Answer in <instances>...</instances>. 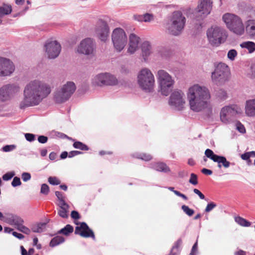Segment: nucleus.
<instances>
[{
  "label": "nucleus",
  "instance_id": "f257e3e1",
  "mask_svg": "<svg viewBox=\"0 0 255 255\" xmlns=\"http://www.w3.org/2000/svg\"><path fill=\"white\" fill-rule=\"evenodd\" d=\"M51 92L50 85L44 81L39 79L30 81L24 88L23 99L20 103V107L38 105Z\"/></svg>",
  "mask_w": 255,
  "mask_h": 255
},
{
  "label": "nucleus",
  "instance_id": "f03ea898",
  "mask_svg": "<svg viewBox=\"0 0 255 255\" xmlns=\"http://www.w3.org/2000/svg\"><path fill=\"white\" fill-rule=\"evenodd\" d=\"M187 97L190 108L193 111H211V95L207 87L198 84L192 85L188 90Z\"/></svg>",
  "mask_w": 255,
  "mask_h": 255
},
{
  "label": "nucleus",
  "instance_id": "7ed1b4c3",
  "mask_svg": "<svg viewBox=\"0 0 255 255\" xmlns=\"http://www.w3.org/2000/svg\"><path fill=\"white\" fill-rule=\"evenodd\" d=\"M186 21L185 17L180 11H174L168 17L166 23L168 33L173 36L180 35L184 29Z\"/></svg>",
  "mask_w": 255,
  "mask_h": 255
},
{
  "label": "nucleus",
  "instance_id": "20e7f679",
  "mask_svg": "<svg viewBox=\"0 0 255 255\" xmlns=\"http://www.w3.org/2000/svg\"><path fill=\"white\" fill-rule=\"evenodd\" d=\"M209 43L213 46L218 47L226 40L228 35L226 30L222 27L213 25L206 31Z\"/></svg>",
  "mask_w": 255,
  "mask_h": 255
},
{
  "label": "nucleus",
  "instance_id": "39448f33",
  "mask_svg": "<svg viewBox=\"0 0 255 255\" xmlns=\"http://www.w3.org/2000/svg\"><path fill=\"white\" fill-rule=\"evenodd\" d=\"M137 82L140 89L146 92H151L155 87V78L150 70L144 68L140 70L137 76Z\"/></svg>",
  "mask_w": 255,
  "mask_h": 255
},
{
  "label": "nucleus",
  "instance_id": "423d86ee",
  "mask_svg": "<svg viewBox=\"0 0 255 255\" xmlns=\"http://www.w3.org/2000/svg\"><path fill=\"white\" fill-rule=\"evenodd\" d=\"M222 20L231 31L238 35L244 34L245 26L242 19L238 15L232 13H226L223 15Z\"/></svg>",
  "mask_w": 255,
  "mask_h": 255
},
{
  "label": "nucleus",
  "instance_id": "0eeeda50",
  "mask_svg": "<svg viewBox=\"0 0 255 255\" xmlns=\"http://www.w3.org/2000/svg\"><path fill=\"white\" fill-rule=\"evenodd\" d=\"M156 77L162 95L167 96L171 92L175 81L167 71L160 69L157 72Z\"/></svg>",
  "mask_w": 255,
  "mask_h": 255
},
{
  "label": "nucleus",
  "instance_id": "6e6552de",
  "mask_svg": "<svg viewBox=\"0 0 255 255\" xmlns=\"http://www.w3.org/2000/svg\"><path fill=\"white\" fill-rule=\"evenodd\" d=\"M76 89V87L74 82H67L55 91L54 95V101L57 103L65 102L71 97Z\"/></svg>",
  "mask_w": 255,
  "mask_h": 255
},
{
  "label": "nucleus",
  "instance_id": "1a4fd4ad",
  "mask_svg": "<svg viewBox=\"0 0 255 255\" xmlns=\"http://www.w3.org/2000/svg\"><path fill=\"white\" fill-rule=\"evenodd\" d=\"M230 76V69L228 66L223 63H219L212 72L211 80L217 85H221L228 81Z\"/></svg>",
  "mask_w": 255,
  "mask_h": 255
},
{
  "label": "nucleus",
  "instance_id": "9d476101",
  "mask_svg": "<svg viewBox=\"0 0 255 255\" xmlns=\"http://www.w3.org/2000/svg\"><path fill=\"white\" fill-rule=\"evenodd\" d=\"M111 38L114 48L117 52H121L127 45L128 37L125 31L122 28L114 29L111 34Z\"/></svg>",
  "mask_w": 255,
  "mask_h": 255
},
{
  "label": "nucleus",
  "instance_id": "9b49d317",
  "mask_svg": "<svg viewBox=\"0 0 255 255\" xmlns=\"http://www.w3.org/2000/svg\"><path fill=\"white\" fill-rule=\"evenodd\" d=\"M241 113V108L237 105L225 106L220 111V119L223 123L228 124L232 122L237 115Z\"/></svg>",
  "mask_w": 255,
  "mask_h": 255
},
{
  "label": "nucleus",
  "instance_id": "f8f14e48",
  "mask_svg": "<svg viewBox=\"0 0 255 255\" xmlns=\"http://www.w3.org/2000/svg\"><path fill=\"white\" fill-rule=\"evenodd\" d=\"M96 52L95 41L91 38H86L81 41L76 48V52L80 54L93 57Z\"/></svg>",
  "mask_w": 255,
  "mask_h": 255
},
{
  "label": "nucleus",
  "instance_id": "ddd939ff",
  "mask_svg": "<svg viewBox=\"0 0 255 255\" xmlns=\"http://www.w3.org/2000/svg\"><path fill=\"white\" fill-rule=\"evenodd\" d=\"M20 91V87L15 84H8L0 88V102L10 101Z\"/></svg>",
  "mask_w": 255,
  "mask_h": 255
},
{
  "label": "nucleus",
  "instance_id": "4468645a",
  "mask_svg": "<svg viewBox=\"0 0 255 255\" xmlns=\"http://www.w3.org/2000/svg\"><path fill=\"white\" fill-rule=\"evenodd\" d=\"M213 1L212 0H200L194 13V18L197 20L203 19L209 15L212 9Z\"/></svg>",
  "mask_w": 255,
  "mask_h": 255
},
{
  "label": "nucleus",
  "instance_id": "2eb2a0df",
  "mask_svg": "<svg viewBox=\"0 0 255 255\" xmlns=\"http://www.w3.org/2000/svg\"><path fill=\"white\" fill-rule=\"evenodd\" d=\"M92 83L95 86H114L118 84V80L113 75L109 73L97 75L92 80Z\"/></svg>",
  "mask_w": 255,
  "mask_h": 255
},
{
  "label": "nucleus",
  "instance_id": "dca6fc26",
  "mask_svg": "<svg viewBox=\"0 0 255 255\" xmlns=\"http://www.w3.org/2000/svg\"><path fill=\"white\" fill-rule=\"evenodd\" d=\"M185 102V95L181 91H174L171 94L168 101L170 107L178 111L184 108Z\"/></svg>",
  "mask_w": 255,
  "mask_h": 255
},
{
  "label": "nucleus",
  "instance_id": "f3484780",
  "mask_svg": "<svg viewBox=\"0 0 255 255\" xmlns=\"http://www.w3.org/2000/svg\"><path fill=\"white\" fill-rule=\"evenodd\" d=\"M45 53L50 59L58 57L61 51V45L56 40H48L44 45Z\"/></svg>",
  "mask_w": 255,
  "mask_h": 255
},
{
  "label": "nucleus",
  "instance_id": "a211bd4d",
  "mask_svg": "<svg viewBox=\"0 0 255 255\" xmlns=\"http://www.w3.org/2000/svg\"><path fill=\"white\" fill-rule=\"evenodd\" d=\"M110 28L108 23L102 19H99L96 24L95 33L102 41H106L109 36Z\"/></svg>",
  "mask_w": 255,
  "mask_h": 255
},
{
  "label": "nucleus",
  "instance_id": "6ab92c4d",
  "mask_svg": "<svg viewBox=\"0 0 255 255\" xmlns=\"http://www.w3.org/2000/svg\"><path fill=\"white\" fill-rule=\"evenodd\" d=\"M15 66L12 61L4 57H0V76H8L14 71Z\"/></svg>",
  "mask_w": 255,
  "mask_h": 255
},
{
  "label": "nucleus",
  "instance_id": "aec40b11",
  "mask_svg": "<svg viewBox=\"0 0 255 255\" xmlns=\"http://www.w3.org/2000/svg\"><path fill=\"white\" fill-rule=\"evenodd\" d=\"M75 234L80 235L81 237L85 238L91 237L95 239L93 232L89 228L86 223L83 222L80 226L75 228Z\"/></svg>",
  "mask_w": 255,
  "mask_h": 255
},
{
  "label": "nucleus",
  "instance_id": "412c9836",
  "mask_svg": "<svg viewBox=\"0 0 255 255\" xmlns=\"http://www.w3.org/2000/svg\"><path fill=\"white\" fill-rule=\"evenodd\" d=\"M4 222L7 224L15 226L17 229L24 221L20 217L12 214H6V217L5 218Z\"/></svg>",
  "mask_w": 255,
  "mask_h": 255
},
{
  "label": "nucleus",
  "instance_id": "4be33fe9",
  "mask_svg": "<svg viewBox=\"0 0 255 255\" xmlns=\"http://www.w3.org/2000/svg\"><path fill=\"white\" fill-rule=\"evenodd\" d=\"M140 38L134 33H131L129 36V47L128 50V53H134L138 48Z\"/></svg>",
  "mask_w": 255,
  "mask_h": 255
},
{
  "label": "nucleus",
  "instance_id": "5701e85b",
  "mask_svg": "<svg viewBox=\"0 0 255 255\" xmlns=\"http://www.w3.org/2000/svg\"><path fill=\"white\" fill-rule=\"evenodd\" d=\"M245 113L248 117H255V98L246 102Z\"/></svg>",
  "mask_w": 255,
  "mask_h": 255
},
{
  "label": "nucleus",
  "instance_id": "b1692460",
  "mask_svg": "<svg viewBox=\"0 0 255 255\" xmlns=\"http://www.w3.org/2000/svg\"><path fill=\"white\" fill-rule=\"evenodd\" d=\"M141 50L143 56L147 57L153 53L154 49L150 42L147 41L143 42L141 45Z\"/></svg>",
  "mask_w": 255,
  "mask_h": 255
},
{
  "label": "nucleus",
  "instance_id": "393cba45",
  "mask_svg": "<svg viewBox=\"0 0 255 255\" xmlns=\"http://www.w3.org/2000/svg\"><path fill=\"white\" fill-rule=\"evenodd\" d=\"M246 31L250 36L255 37V20L250 19L246 22Z\"/></svg>",
  "mask_w": 255,
  "mask_h": 255
},
{
  "label": "nucleus",
  "instance_id": "a878e982",
  "mask_svg": "<svg viewBox=\"0 0 255 255\" xmlns=\"http://www.w3.org/2000/svg\"><path fill=\"white\" fill-rule=\"evenodd\" d=\"M150 167L157 171L163 172H168L170 171L169 168L166 164L163 162H156L150 164Z\"/></svg>",
  "mask_w": 255,
  "mask_h": 255
},
{
  "label": "nucleus",
  "instance_id": "bb28decb",
  "mask_svg": "<svg viewBox=\"0 0 255 255\" xmlns=\"http://www.w3.org/2000/svg\"><path fill=\"white\" fill-rule=\"evenodd\" d=\"M12 11L11 6L10 5L3 4L0 6V24L2 22L1 18L5 15L9 14Z\"/></svg>",
  "mask_w": 255,
  "mask_h": 255
},
{
  "label": "nucleus",
  "instance_id": "cd10ccee",
  "mask_svg": "<svg viewBox=\"0 0 255 255\" xmlns=\"http://www.w3.org/2000/svg\"><path fill=\"white\" fill-rule=\"evenodd\" d=\"M215 162L218 163V166L220 168L222 167V166L227 168L229 167L231 164L230 162L227 160L225 157L220 155H218Z\"/></svg>",
  "mask_w": 255,
  "mask_h": 255
},
{
  "label": "nucleus",
  "instance_id": "c85d7f7f",
  "mask_svg": "<svg viewBox=\"0 0 255 255\" xmlns=\"http://www.w3.org/2000/svg\"><path fill=\"white\" fill-rule=\"evenodd\" d=\"M45 226L46 223H38L33 224L31 226V231L33 233H41L45 228Z\"/></svg>",
  "mask_w": 255,
  "mask_h": 255
},
{
  "label": "nucleus",
  "instance_id": "c756f323",
  "mask_svg": "<svg viewBox=\"0 0 255 255\" xmlns=\"http://www.w3.org/2000/svg\"><path fill=\"white\" fill-rule=\"evenodd\" d=\"M242 48H245L249 50V53H252L255 50V43L252 41L245 42L241 44Z\"/></svg>",
  "mask_w": 255,
  "mask_h": 255
},
{
  "label": "nucleus",
  "instance_id": "7c9ffc66",
  "mask_svg": "<svg viewBox=\"0 0 255 255\" xmlns=\"http://www.w3.org/2000/svg\"><path fill=\"white\" fill-rule=\"evenodd\" d=\"M235 221L238 224L243 227H248L251 225V222L240 216L236 217L235 218Z\"/></svg>",
  "mask_w": 255,
  "mask_h": 255
},
{
  "label": "nucleus",
  "instance_id": "2f4dec72",
  "mask_svg": "<svg viewBox=\"0 0 255 255\" xmlns=\"http://www.w3.org/2000/svg\"><path fill=\"white\" fill-rule=\"evenodd\" d=\"M64 241L65 240L63 237L61 236H56L51 240L49 245L51 247H54L60 244H62L64 242Z\"/></svg>",
  "mask_w": 255,
  "mask_h": 255
},
{
  "label": "nucleus",
  "instance_id": "473e14b6",
  "mask_svg": "<svg viewBox=\"0 0 255 255\" xmlns=\"http://www.w3.org/2000/svg\"><path fill=\"white\" fill-rule=\"evenodd\" d=\"M73 232V228L70 225H67L64 228L61 229L58 231V233L64 235H68L70 233Z\"/></svg>",
  "mask_w": 255,
  "mask_h": 255
},
{
  "label": "nucleus",
  "instance_id": "72a5a7b5",
  "mask_svg": "<svg viewBox=\"0 0 255 255\" xmlns=\"http://www.w3.org/2000/svg\"><path fill=\"white\" fill-rule=\"evenodd\" d=\"M205 154L206 156V157L211 159L214 162L216 160L217 157L218 156V155L214 154L213 151L210 149H207L205 150Z\"/></svg>",
  "mask_w": 255,
  "mask_h": 255
},
{
  "label": "nucleus",
  "instance_id": "f704fd0d",
  "mask_svg": "<svg viewBox=\"0 0 255 255\" xmlns=\"http://www.w3.org/2000/svg\"><path fill=\"white\" fill-rule=\"evenodd\" d=\"M73 146L75 148L79 149L82 150H88L89 149L88 147L86 144L80 141L75 142L73 143Z\"/></svg>",
  "mask_w": 255,
  "mask_h": 255
},
{
  "label": "nucleus",
  "instance_id": "c9c22d12",
  "mask_svg": "<svg viewBox=\"0 0 255 255\" xmlns=\"http://www.w3.org/2000/svg\"><path fill=\"white\" fill-rule=\"evenodd\" d=\"M135 157L146 161L152 159V156L150 154H147L145 153L136 154Z\"/></svg>",
  "mask_w": 255,
  "mask_h": 255
},
{
  "label": "nucleus",
  "instance_id": "e433bc0d",
  "mask_svg": "<svg viewBox=\"0 0 255 255\" xmlns=\"http://www.w3.org/2000/svg\"><path fill=\"white\" fill-rule=\"evenodd\" d=\"M181 209L184 212L189 216H192L194 213V211L193 210L189 208L188 206L185 205L182 206Z\"/></svg>",
  "mask_w": 255,
  "mask_h": 255
},
{
  "label": "nucleus",
  "instance_id": "4c0bfd02",
  "mask_svg": "<svg viewBox=\"0 0 255 255\" xmlns=\"http://www.w3.org/2000/svg\"><path fill=\"white\" fill-rule=\"evenodd\" d=\"M237 56V52L235 49L230 50L228 52L227 57L231 61L234 60Z\"/></svg>",
  "mask_w": 255,
  "mask_h": 255
},
{
  "label": "nucleus",
  "instance_id": "58836bf2",
  "mask_svg": "<svg viewBox=\"0 0 255 255\" xmlns=\"http://www.w3.org/2000/svg\"><path fill=\"white\" fill-rule=\"evenodd\" d=\"M48 181L49 183L53 185H57L60 184L59 179L55 176H50L48 178Z\"/></svg>",
  "mask_w": 255,
  "mask_h": 255
},
{
  "label": "nucleus",
  "instance_id": "ea45409f",
  "mask_svg": "<svg viewBox=\"0 0 255 255\" xmlns=\"http://www.w3.org/2000/svg\"><path fill=\"white\" fill-rule=\"evenodd\" d=\"M217 96L220 99L225 100L227 98V94L225 90L223 89H220L217 93Z\"/></svg>",
  "mask_w": 255,
  "mask_h": 255
},
{
  "label": "nucleus",
  "instance_id": "a19ab883",
  "mask_svg": "<svg viewBox=\"0 0 255 255\" xmlns=\"http://www.w3.org/2000/svg\"><path fill=\"white\" fill-rule=\"evenodd\" d=\"M68 210L59 208L58 211V214L62 218H67L68 217Z\"/></svg>",
  "mask_w": 255,
  "mask_h": 255
},
{
  "label": "nucleus",
  "instance_id": "79ce46f5",
  "mask_svg": "<svg viewBox=\"0 0 255 255\" xmlns=\"http://www.w3.org/2000/svg\"><path fill=\"white\" fill-rule=\"evenodd\" d=\"M15 175V173L14 171H10L7 172L4 174L2 178L4 181H8L10 180Z\"/></svg>",
  "mask_w": 255,
  "mask_h": 255
},
{
  "label": "nucleus",
  "instance_id": "37998d69",
  "mask_svg": "<svg viewBox=\"0 0 255 255\" xmlns=\"http://www.w3.org/2000/svg\"><path fill=\"white\" fill-rule=\"evenodd\" d=\"M17 230L26 235H29L31 233V229H29L27 227L25 226L23 224H22L20 227H19Z\"/></svg>",
  "mask_w": 255,
  "mask_h": 255
},
{
  "label": "nucleus",
  "instance_id": "c03bdc74",
  "mask_svg": "<svg viewBox=\"0 0 255 255\" xmlns=\"http://www.w3.org/2000/svg\"><path fill=\"white\" fill-rule=\"evenodd\" d=\"M189 182L193 185H196L198 184L197 176L194 173H191Z\"/></svg>",
  "mask_w": 255,
  "mask_h": 255
},
{
  "label": "nucleus",
  "instance_id": "a18cd8bd",
  "mask_svg": "<svg viewBox=\"0 0 255 255\" xmlns=\"http://www.w3.org/2000/svg\"><path fill=\"white\" fill-rule=\"evenodd\" d=\"M16 146L14 144L6 145L2 147V150L4 152H10L14 150Z\"/></svg>",
  "mask_w": 255,
  "mask_h": 255
},
{
  "label": "nucleus",
  "instance_id": "49530a36",
  "mask_svg": "<svg viewBox=\"0 0 255 255\" xmlns=\"http://www.w3.org/2000/svg\"><path fill=\"white\" fill-rule=\"evenodd\" d=\"M49 192L48 186L46 184H43L41 185L40 193L44 195H47Z\"/></svg>",
  "mask_w": 255,
  "mask_h": 255
},
{
  "label": "nucleus",
  "instance_id": "de8ad7c7",
  "mask_svg": "<svg viewBox=\"0 0 255 255\" xmlns=\"http://www.w3.org/2000/svg\"><path fill=\"white\" fill-rule=\"evenodd\" d=\"M217 206V204L214 202H210L208 203L205 208L206 212H209Z\"/></svg>",
  "mask_w": 255,
  "mask_h": 255
},
{
  "label": "nucleus",
  "instance_id": "09e8293b",
  "mask_svg": "<svg viewBox=\"0 0 255 255\" xmlns=\"http://www.w3.org/2000/svg\"><path fill=\"white\" fill-rule=\"evenodd\" d=\"M21 184V182L20 181V178L17 177H14L13 179V180L11 182V185L13 187H16L19 186Z\"/></svg>",
  "mask_w": 255,
  "mask_h": 255
},
{
  "label": "nucleus",
  "instance_id": "8fccbe9b",
  "mask_svg": "<svg viewBox=\"0 0 255 255\" xmlns=\"http://www.w3.org/2000/svg\"><path fill=\"white\" fill-rule=\"evenodd\" d=\"M237 129L241 133H244L246 132V129L240 122H238L236 124Z\"/></svg>",
  "mask_w": 255,
  "mask_h": 255
},
{
  "label": "nucleus",
  "instance_id": "3c124183",
  "mask_svg": "<svg viewBox=\"0 0 255 255\" xmlns=\"http://www.w3.org/2000/svg\"><path fill=\"white\" fill-rule=\"evenodd\" d=\"M182 243V241L180 239L178 240L175 243L174 246L172 247L171 251H172V252H176L177 253L178 251V248L181 245Z\"/></svg>",
  "mask_w": 255,
  "mask_h": 255
},
{
  "label": "nucleus",
  "instance_id": "603ef678",
  "mask_svg": "<svg viewBox=\"0 0 255 255\" xmlns=\"http://www.w3.org/2000/svg\"><path fill=\"white\" fill-rule=\"evenodd\" d=\"M143 21L149 22L153 20V16L152 14L149 13H146L143 15Z\"/></svg>",
  "mask_w": 255,
  "mask_h": 255
},
{
  "label": "nucleus",
  "instance_id": "864d4df0",
  "mask_svg": "<svg viewBox=\"0 0 255 255\" xmlns=\"http://www.w3.org/2000/svg\"><path fill=\"white\" fill-rule=\"evenodd\" d=\"M25 137L26 139L30 142H32L35 140V135L32 133H25Z\"/></svg>",
  "mask_w": 255,
  "mask_h": 255
},
{
  "label": "nucleus",
  "instance_id": "5fc2aeb1",
  "mask_svg": "<svg viewBox=\"0 0 255 255\" xmlns=\"http://www.w3.org/2000/svg\"><path fill=\"white\" fill-rule=\"evenodd\" d=\"M21 178L23 181L26 182L29 180L31 178V175L30 173L27 172H23L21 174Z\"/></svg>",
  "mask_w": 255,
  "mask_h": 255
},
{
  "label": "nucleus",
  "instance_id": "6e6d98bb",
  "mask_svg": "<svg viewBox=\"0 0 255 255\" xmlns=\"http://www.w3.org/2000/svg\"><path fill=\"white\" fill-rule=\"evenodd\" d=\"M58 205L59 207V208H63L68 210L69 207V205L65 202V200L59 202Z\"/></svg>",
  "mask_w": 255,
  "mask_h": 255
},
{
  "label": "nucleus",
  "instance_id": "4d7b16f0",
  "mask_svg": "<svg viewBox=\"0 0 255 255\" xmlns=\"http://www.w3.org/2000/svg\"><path fill=\"white\" fill-rule=\"evenodd\" d=\"M71 218L75 220H78L80 218L79 213L76 211H73L71 214Z\"/></svg>",
  "mask_w": 255,
  "mask_h": 255
},
{
  "label": "nucleus",
  "instance_id": "13d9d810",
  "mask_svg": "<svg viewBox=\"0 0 255 255\" xmlns=\"http://www.w3.org/2000/svg\"><path fill=\"white\" fill-rule=\"evenodd\" d=\"M47 137L44 135H40L38 137V141L41 143H45L47 141Z\"/></svg>",
  "mask_w": 255,
  "mask_h": 255
},
{
  "label": "nucleus",
  "instance_id": "bf43d9fd",
  "mask_svg": "<svg viewBox=\"0 0 255 255\" xmlns=\"http://www.w3.org/2000/svg\"><path fill=\"white\" fill-rule=\"evenodd\" d=\"M197 252V242H196L192 247L190 255H196Z\"/></svg>",
  "mask_w": 255,
  "mask_h": 255
},
{
  "label": "nucleus",
  "instance_id": "052dcab7",
  "mask_svg": "<svg viewBox=\"0 0 255 255\" xmlns=\"http://www.w3.org/2000/svg\"><path fill=\"white\" fill-rule=\"evenodd\" d=\"M55 195L58 199L59 202L64 200V197L63 195V194L61 192L59 191H56Z\"/></svg>",
  "mask_w": 255,
  "mask_h": 255
},
{
  "label": "nucleus",
  "instance_id": "680f3d73",
  "mask_svg": "<svg viewBox=\"0 0 255 255\" xmlns=\"http://www.w3.org/2000/svg\"><path fill=\"white\" fill-rule=\"evenodd\" d=\"M82 152L79 151H71L68 154V157L69 158L73 157L76 155L81 154Z\"/></svg>",
  "mask_w": 255,
  "mask_h": 255
},
{
  "label": "nucleus",
  "instance_id": "e2e57ef3",
  "mask_svg": "<svg viewBox=\"0 0 255 255\" xmlns=\"http://www.w3.org/2000/svg\"><path fill=\"white\" fill-rule=\"evenodd\" d=\"M193 192L196 194L198 195L201 199H204L205 196L197 189H194Z\"/></svg>",
  "mask_w": 255,
  "mask_h": 255
},
{
  "label": "nucleus",
  "instance_id": "0e129e2a",
  "mask_svg": "<svg viewBox=\"0 0 255 255\" xmlns=\"http://www.w3.org/2000/svg\"><path fill=\"white\" fill-rule=\"evenodd\" d=\"M12 234L13 236L19 239H22L24 238V236L22 234L16 232H12Z\"/></svg>",
  "mask_w": 255,
  "mask_h": 255
},
{
  "label": "nucleus",
  "instance_id": "69168bd1",
  "mask_svg": "<svg viewBox=\"0 0 255 255\" xmlns=\"http://www.w3.org/2000/svg\"><path fill=\"white\" fill-rule=\"evenodd\" d=\"M165 50V48L163 47H159L157 49L156 51L158 53L161 57H164L165 55L162 52L164 51Z\"/></svg>",
  "mask_w": 255,
  "mask_h": 255
},
{
  "label": "nucleus",
  "instance_id": "338daca9",
  "mask_svg": "<svg viewBox=\"0 0 255 255\" xmlns=\"http://www.w3.org/2000/svg\"><path fill=\"white\" fill-rule=\"evenodd\" d=\"M251 74L253 78H255V64H253L251 66Z\"/></svg>",
  "mask_w": 255,
  "mask_h": 255
},
{
  "label": "nucleus",
  "instance_id": "774afa93",
  "mask_svg": "<svg viewBox=\"0 0 255 255\" xmlns=\"http://www.w3.org/2000/svg\"><path fill=\"white\" fill-rule=\"evenodd\" d=\"M201 171L203 174H205L206 175H211L212 174V170H211L210 169H206V168L202 169Z\"/></svg>",
  "mask_w": 255,
  "mask_h": 255
}]
</instances>
